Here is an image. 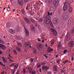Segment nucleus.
I'll return each instance as SVG.
<instances>
[{
    "label": "nucleus",
    "instance_id": "nucleus-43",
    "mask_svg": "<svg viewBox=\"0 0 74 74\" xmlns=\"http://www.w3.org/2000/svg\"><path fill=\"white\" fill-rule=\"evenodd\" d=\"M14 53H15V54H16L17 53V52H16V51L15 50H14Z\"/></svg>",
    "mask_w": 74,
    "mask_h": 74
},
{
    "label": "nucleus",
    "instance_id": "nucleus-9",
    "mask_svg": "<svg viewBox=\"0 0 74 74\" xmlns=\"http://www.w3.org/2000/svg\"><path fill=\"white\" fill-rule=\"evenodd\" d=\"M58 0H54L53 1V3L55 7H58Z\"/></svg>",
    "mask_w": 74,
    "mask_h": 74
},
{
    "label": "nucleus",
    "instance_id": "nucleus-17",
    "mask_svg": "<svg viewBox=\"0 0 74 74\" xmlns=\"http://www.w3.org/2000/svg\"><path fill=\"white\" fill-rule=\"evenodd\" d=\"M18 4L19 5H23V0H18Z\"/></svg>",
    "mask_w": 74,
    "mask_h": 74
},
{
    "label": "nucleus",
    "instance_id": "nucleus-10",
    "mask_svg": "<svg viewBox=\"0 0 74 74\" xmlns=\"http://www.w3.org/2000/svg\"><path fill=\"white\" fill-rule=\"evenodd\" d=\"M74 44V42L73 41H70L68 44L69 47H72Z\"/></svg>",
    "mask_w": 74,
    "mask_h": 74
},
{
    "label": "nucleus",
    "instance_id": "nucleus-6",
    "mask_svg": "<svg viewBox=\"0 0 74 74\" xmlns=\"http://www.w3.org/2000/svg\"><path fill=\"white\" fill-rule=\"evenodd\" d=\"M66 4H67V3L66 2H65L64 4V5L63 8V9L64 11H66L67 10V8H68L67 5H66Z\"/></svg>",
    "mask_w": 74,
    "mask_h": 74
},
{
    "label": "nucleus",
    "instance_id": "nucleus-20",
    "mask_svg": "<svg viewBox=\"0 0 74 74\" xmlns=\"http://www.w3.org/2000/svg\"><path fill=\"white\" fill-rule=\"evenodd\" d=\"M9 31L10 33L12 34H13V33H15V30L14 29L13 30L12 29H10Z\"/></svg>",
    "mask_w": 74,
    "mask_h": 74
},
{
    "label": "nucleus",
    "instance_id": "nucleus-51",
    "mask_svg": "<svg viewBox=\"0 0 74 74\" xmlns=\"http://www.w3.org/2000/svg\"><path fill=\"white\" fill-rule=\"evenodd\" d=\"M67 50H64V53H66V52H67Z\"/></svg>",
    "mask_w": 74,
    "mask_h": 74
},
{
    "label": "nucleus",
    "instance_id": "nucleus-12",
    "mask_svg": "<svg viewBox=\"0 0 74 74\" xmlns=\"http://www.w3.org/2000/svg\"><path fill=\"white\" fill-rule=\"evenodd\" d=\"M0 48L5 50L6 49V47L3 44H0Z\"/></svg>",
    "mask_w": 74,
    "mask_h": 74
},
{
    "label": "nucleus",
    "instance_id": "nucleus-35",
    "mask_svg": "<svg viewBox=\"0 0 74 74\" xmlns=\"http://www.w3.org/2000/svg\"><path fill=\"white\" fill-rule=\"evenodd\" d=\"M18 45L19 47H22V44L21 43H18Z\"/></svg>",
    "mask_w": 74,
    "mask_h": 74
},
{
    "label": "nucleus",
    "instance_id": "nucleus-56",
    "mask_svg": "<svg viewBox=\"0 0 74 74\" xmlns=\"http://www.w3.org/2000/svg\"><path fill=\"white\" fill-rule=\"evenodd\" d=\"M54 68H55L54 69H57V66L56 65H54Z\"/></svg>",
    "mask_w": 74,
    "mask_h": 74
},
{
    "label": "nucleus",
    "instance_id": "nucleus-1",
    "mask_svg": "<svg viewBox=\"0 0 74 74\" xmlns=\"http://www.w3.org/2000/svg\"><path fill=\"white\" fill-rule=\"evenodd\" d=\"M48 14L46 15L45 17V22L46 24H50L51 26H53L52 23L51 21V18L50 17V13L48 12H47Z\"/></svg>",
    "mask_w": 74,
    "mask_h": 74
},
{
    "label": "nucleus",
    "instance_id": "nucleus-50",
    "mask_svg": "<svg viewBox=\"0 0 74 74\" xmlns=\"http://www.w3.org/2000/svg\"><path fill=\"white\" fill-rule=\"evenodd\" d=\"M17 12L18 13H20V12H21V10H17Z\"/></svg>",
    "mask_w": 74,
    "mask_h": 74
},
{
    "label": "nucleus",
    "instance_id": "nucleus-26",
    "mask_svg": "<svg viewBox=\"0 0 74 74\" xmlns=\"http://www.w3.org/2000/svg\"><path fill=\"white\" fill-rule=\"evenodd\" d=\"M62 10L61 9H59L58 10V14H62Z\"/></svg>",
    "mask_w": 74,
    "mask_h": 74
},
{
    "label": "nucleus",
    "instance_id": "nucleus-3",
    "mask_svg": "<svg viewBox=\"0 0 74 74\" xmlns=\"http://www.w3.org/2000/svg\"><path fill=\"white\" fill-rule=\"evenodd\" d=\"M37 48L39 51H41L44 47L42 46V44H39L37 45Z\"/></svg>",
    "mask_w": 74,
    "mask_h": 74
},
{
    "label": "nucleus",
    "instance_id": "nucleus-48",
    "mask_svg": "<svg viewBox=\"0 0 74 74\" xmlns=\"http://www.w3.org/2000/svg\"><path fill=\"white\" fill-rule=\"evenodd\" d=\"M53 40H51V44L52 45L53 44Z\"/></svg>",
    "mask_w": 74,
    "mask_h": 74
},
{
    "label": "nucleus",
    "instance_id": "nucleus-25",
    "mask_svg": "<svg viewBox=\"0 0 74 74\" xmlns=\"http://www.w3.org/2000/svg\"><path fill=\"white\" fill-rule=\"evenodd\" d=\"M2 58L3 60L5 63H7V60H6V59L4 58V57H2Z\"/></svg>",
    "mask_w": 74,
    "mask_h": 74
},
{
    "label": "nucleus",
    "instance_id": "nucleus-13",
    "mask_svg": "<svg viewBox=\"0 0 74 74\" xmlns=\"http://www.w3.org/2000/svg\"><path fill=\"white\" fill-rule=\"evenodd\" d=\"M69 7L68 11L69 12L71 13V12H72L73 11V8L71 7V6L70 5V4H69Z\"/></svg>",
    "mask_w": 74,
    "mask_h": 74
},
{
    "label": "nucleus",
    "instance_id": "nucleus-63",
    "mask_svg": "<svg viewBox=\"0 0 74 74\" xmlns=\"http://www.w3.org/2000/svg\"><path fill=\"white\" fill-rule=\"evenodd\" d=\"M11 50H10V49H8V51H7V52H9Z\"/></svg>",
    "mask_w": 74,
    "mask_h": 74
},
{
    "label": "nucleus",
    "instance_id": "nucleus-27",
    "mask_svg": "<svg viewBox=\"0 0 74 74\" xmlns=\"http://www.w3.org/2000/svg\"><path fill=\"white\" fill-rule=\"evenodd\" d=\"M18 66L19 65H18V64H16V65H14V70L15 69H17L18 68Z\"/></svg>",
    "mask_w": 74,
    "mask_h": 74
},
{
    "label": "nucleus",
    "instance_id": "nucleus-8",
    "mask_svg": "<svg viewBox=\"0 0 74 74\" xmlns=\"http://www.w3.org/2000/svg\"><path fill=\"white\" fill-rule=\"evenodd\" d=\"M65 38L67 41L70 40V33H67V35L65 36Z\"/></svg>",
    "mask_w": 74,
    "mask_h": 74
},
{
    "label": "nucleus",
    "instance_id": "nucleus-49",
    "mask_svg": "<svg viewBox=\"0 0 74 74\" xmlns=\"http://www.w3.org/2000/svg\"><path fill=\"white\" fill-rule=\"evenodd\" d=\"M34 27H32V28H31V29L32 30H34Z\"/></svg>",
    "mask_w": 74,
    "mask_h": 74
},
{
    "label": "nucleus",
    "instance_id": "nucleus-14",
    "mask_svg": "<svg viewBox=\"0 0 74 74\" xmlns=\"http://www.w3.org/2000/svg\"><path fill=\"white\" fill-rule=\"evenodd\" d=\"M24 20L27 24H30V20H29L27 18H24Z\"/></svg>",
    "mask_w": 74,
    "mask_h": 74
},
{
    "label": "nucleus",
    "instance_id": "nucleus-37",
    "mask_svg": "<svg viewBox=\"0 0 74 74\" xmlns=\"http://www.w3.org/2000/svg\"><path fill=\"white\" fill-rule=\"evenodd\" d=\"M21 12H22L23 14H25V10L23 9H22L21 10Z\"/></svg>",
    "mask_w": 74,
    "mask_h": 74
},
{
    "label": "nucleus",
    "instance_id": "nucleus-38",
    "mask_svg": "<svg viewBox=\"0 0 74 74\" xmlns=\"http://www.w3.org/2000/svg\"><path fill=\"white\" fill-rule=\"evenodd\" d=\"M0 43H1V44H4V41L2 40H0Z\"/></svg>",
    "mask_w": 74,
    "mask_h": 74
},
{
    "label": "nucleus",
    "instance_id": "nucleus-28",
    "mask_svg": "<svg viewBox=\"0 0 74 74\" xmlns=\"http://www.w3.org/2000/svg\"><path fill=\"white\" fill-rule=\"evenodd\" d=\"M61 43L60 42H59V44H58V49H60V48L61 47Z\"/></svg>",
    "mask_w": 74,
    "mask_h": 74
},
{
    "label": "nucleus",
    "instance_id": "nucleus-52",
    "mask_svg": "<svg viewBox=\"0 0 74 74\" xmlns=\"http://www.w3.org/2000/svg\"><path fill=\"white\" fill-rule=\"evenodd\" d=\"M37 67L38 68H39L40 67V64H39V65H37Z\"/></svg>",
    "mask_w": 74,
    "mask_h": 74
},
{
    "label": "nucleus",
    "instance_id": "nucleus-4",
    "mask_svg": "<svg viewBox=\"0 0 74 74\" xmlns=\"http://www.w3.org/2000/svg\"><path fill=\"white\" fill-rule=\"evenodd\" d=\"M24 46L26 48H31V46H30V43L29 42H27L26 43H25L24 44Z\"/></svg>",
    "mask_w": 74,
    "mask_h": 74
},
{
    "label": "nucleus",
    "instance_id": "nucleus-33",
    "mask_svg": "<svg viewBox=\"0 0 74 74\" xmlns=\"http://www.w3.org/2000/svg\"><path fill=\"white\" fill-rule=\"evenodd\" d=\"M51 49V47H48L47 49L48 52H49V51H50Z\"/></svg>",
    "mask_w": 74,
    "mask_h": 74
},
{
    "label": "nucleus",
    "instance_id": "nucleus-34",
    "mask_svg": "<svg viewBox=\"0 0 74 74\" xmlns=\"http://www.w3.org/2000/svg\"><path fill=\"white\" fill-rule=\"evenodd\" d=\"M7 11H11V9H10V5H8V8L7 9Z\"/></svg>",
    "mask_w": 74,
    "mask_h": 74
},
{
    "label": "nucleus",
    "instance_id": "nucleus-15",
    "mask_svg": "<svg viewBox=\"0 0 74 74\" xmlns=\"http://www.w3.org/2000/svg\"><path fill=\"white\" fill-rule=\"evenodd\" d=\"M73 19L71 18H70L69 19L68 21V24L70 25H72L73 23Z\"/></svg>",
    "mask_w": 74,
    "mask_h": 74
},
{
    "label": "nucleus",
    "instance_id": "nucleus-54",
    "mask_svg": "<svg viewBox=\"0 0 74 74\" xmlns=\"http://www.w3.org/2000/svg\"><path fill=\"white\" fill-rule=\"evenodd\" d=\"M30 61L31 62H33V61H34V60H33V58H31L30 60Z\"/></svg>",
    "mask_w": 74,
    "mask_h": 74
},
{
    "label": "nucleus",
    "instance_id": "nucleus-11",
    "mask_svg": "<svg viewBox=\"0 0 74 74\" xmlns=\"http://www.w3.org/2000/svg\"><path fill=\"white\" fill-rule=\"evenodd\" d=\"M24 30H25V34L28 37H29V31L27 30V29L25 28H24Z\"/></svg>",
    "mask_w": 74,
    "mask_h": 74
},
{
    "label": "nucleus",
    "instance_id": "nucleus-23",
    "mask_svg": "<svg viewBox=\"0 0 74 74\" xmlns=\"http://www.w3.org/2000/svg\"><path fill=\"white\" fill-rule=\"evenodd\" d=\"M16 49H17V51H18V52H21V49L19 47H16Z\"/></svg>",
    "mask_w": 74,
    "mask_h": 74
},
{
    "label": "nucleus",
    "instance_id": "nucleus-61",
    "mask_svg": "<svg viewBox=\"0 0 74 74\" xmlns=\"http://www.w3.org/2000/svg\"><path fill=\"white\" fill-rule=\"evenodd\" d=\"M26 9H27V10H28V9H29V6L27 5Z\"/></svg>",
    "mask_w": 74,
    "mask_h": 74
},
{
    "label": "nucleus",
    "instance_id": "nucleus-47",
    "mask_svg": "<svg viewBox=\"0 0 74 74\" xmlns=\"http://www.w3.org/2000/svg\"><path fill=\"white\" fill-rule=\"evenodd\" d=\"M71 60H74V56H73Z\"/></svg>",
    "mask_w": 74,
    "mask_h": 74
},
{
    "label": "nucleus",
    "instance_id": "nucleus-16",
    "mask_svg": "<svg viewBox=\"0 0 74 74\" xmlns=\"http://www.w3.org/2000/svg\"><path fill=\"white\" fill-rule=\"evenodd\" d=\"M52 32H53V34L55 35V36H56V35H57V32H56V30L55 29H54L53 28H51V29Z\"/></svg>",
    "mask_w": 74,
    "mask_h": 74
},
{
    "label": "nucleus",
    "instance_id": "nucleus-41",
    "mask_svg": "<svg viewBox=\"0 0 74 74\" xmlns=\"http://www.w3.org/2000/svg\"><path fill=\"white\" fill-rule=\"evenodd\" d=\"M66 62H69V61H68V60H65V62H63V63L64 64H66Z\"/></svg>",
    "mask_w": 74,
    "mask_h": 74
},
{
    "label": "nucleus",
    "instance_id": "nucleus-53",
    "mask_svg": "<svg viewBox=\"0 0 74 74\" xmlns=\"http://www.w3.org/2000/svg\"><path fill=\"white\" fill-rule=\"evenodd\" d=\"M62 27L64 28V27H65V25H64V24H62Z\"/></svg>",
    "mask_w": 74,
    "mask_h": 74
},
{
    "label": "nucleus",
    "instance_id": "nucleus-24",
    "mask_svg": "<svg viewBox=\"0 0 74 74\" xmlns=\"http://www.w3.org/2000/svg\"><path fill=\"white\" fill-rule=\"evenodd\" d=\"M29 20H30L31 22H32L33 23H34V22H35V20L32 18H29Z\"/></svg>",
    "mask_w": 74,
    "mask_h": 74
},
{
    "label": "nucleus",
    "instance_id": "nucleus-32",
    "mask_svg": "<svg viewBox=\"0 0 74 74\" xmlns=\"http://www.w3.org/2000/svg\"><path fill=\"white\" fill-rule=\"evenodd\" d=\"M29 14L30 15H34V12L33 11H31L29 12Z\"/></svg>",
    "mask_w": 74,
    "mask_h": 74
},
{
    "label": "nucleus",
    "instance_id": "nucleus-39",
    "mask_svg": "<svg viewBox=\"0 0 74 74\" xmlns=\"http://www.w3.org/2000/svg\"><path fill=\"white\" fill-rule=\"evenodd\" d=\"M12 74H14L15 73V70H12Z\"/></svg>",
    "mask_w": 74,
    "mask_h": 74
},
{
    "label": "nucleus",
    "instance_id": "nucleus-62",
    "mask_svg": "<svg viewBox=\"0 0 74 74\" xmlns=\"http://www.w3.org/2000/svg\"><path fill=\"white\" fill-rule=\"evenodd\" d=\"M48 74H52V73H51V71H50L48 72Z\"/></svg>",
    "mask_w": 74,
    "mask_h": 74
},
{
    "label": "nucleus",
    "instance_id": "nucleus-55",
    "mask_svg": "<svg viewBox=\"0 0 74 74\" xmlns=\"http://www.w3.org/2000/svg\"><path fill=\"white\" fill-rule=\"evenodd\" d=\"M26 71V69H25V68H24L23 69V72H24V73H25V72Z\"/></svg>",
    "mask_w": 74,
    "mask_h": 74
},
{
    "label": "nucleus",
    "instance_id": "nucleus-18",
    "mask_svg": "<svg viewBox=\"0 0 74 74\" xmlns=\"http://www.w3.org/2000/svg\"><path fill=\"white\" fill-rule=\"evenodd\" d=\"M27 69L29 71V73H32V70H33L32 68L29 66L28 67Z\"/></svg>",
    "mask_w": 74,
    "mask_h": 74
},
{
    "label": "nucleus",
    "instance_id": "nucleus-58",
    "mask_svg": "<svg viewBox=\"0 0 74 74\" xmlns=\"http://www.w3.org/2000/svg\"><path fill=\"white\" fill-rule=\"evenodd\" d=\"M44 56L46 58H48V56L47 55H46V54H44Z\"/></svg>",
    "mask_w": 74,
    "mask_h": 74
},
{
    "label": "nucleus",
    "instance_id": "nucleus-2",
    "mask_svg": "<svg viewBox=\"0 0 74 74\" xmlns=\"http://www.w3.org/2000/svg\"><path fill=\"white\" fill-rule=\"evenodd\" d=\"M42 70H43L45 73H46L47 71V70L49 69V67L48 66H42Z\"/></svg>",
    "mask_w": 74,
    "mask_h": 74
},
{
    "label": "nucleus",
    "instance_id": "nucleus-22",
    "mask_svg": "<svg viewBox=\"0 0 74 74\" xmlns=\"http://www.w3.org/2000/svg\"><path fill=\"white\" fill-rule=\"evenodd\" d=\"M42 21H43V19L41 18L39 19L38 20V22L39 23H42Z\"/></svg>",
    "mask_w": 74,
    "mask_h": 74
},
{
    "label": "nucleus",
    "instance_id": "nucleus-42",
    "mask_svg": "<svg viewBox=\"0 0 74 74\" xmlns=\"http://www.w3.org/2000/svg\"><path fill=\"white\" fill-rule=\"evenodd\" d=\"M53 70L54 71H56V72H57V71H58V70H57L56 68H54Z\"/></svg>",
    "mask_w": 74,
    "mask_h": 74
},
{
    "label": "nucleus",
    "instance_id": "nucleus-57",
    "mask_svg": "<svg viewBox=\"0 0 74 74\" xmlns=\"http://www.w3.org/2000/svg\"><path fill=\"white\" fill-rule=\"evenodd\" d=\"M44 56L46 58H48V56L47 55H46V54H44Z\"/></svg>",
    "mask_w": 74,
    "mask_h": 74
},
{
    "label": "nucleus",
    "instance_id": "nucleus-7",
    "mask_svg": "<svg viewBox=\"0 0 74 74\" xmlns=\"http://www.w3.org/2000/svg\"><path fill=\"white\" fill-rule=\"evenodd\" d=\"M59 22V21L57 18H55L53 19V23H54V24L56 25V24H57Z\"/></svg>",
    "mask_w": 74,
    "mask_h": 74
},
{
    "label": "nucleus",
    "instance_id": "nucleus-60",
    "mask_svg": "<svg viewBox=\"0 0 74 74\" xmlns=\"http://www.w3.org/2000/svg\"><path fill=\"white\" fill-rule=\"evenodd\" d=\"M19 71H18L17 72L16 74H19Z\"/></svg>",
    "mask_w": 74,
    "mask_h": 74
},
{
    "label": "nucleus",
    "instance_id": "nucleus-46",
    "mask_svg": "<svg viewBox=\"0 0 74 74\" xmlns=\"http://www.w3.org/2000/svg\"><path fill=\"white\" fill-rule=\"evenodd\" d=\"M72 33H74V27H73L72 29Z\"/></svg>",
    "mask_w": 74,
    "mask_h": 74
},
{
    "label": "nucleus",
    "instance_id": "nucleus-5",
    "mask_svg": "<svg viewBox=\"0 0 74 74\" xmlns=\"http://www.w3.org/2000/svg\"><path fill=\"white\" fill-rule=\"evenodd\" d=\"M62 18L66 20L69 18V16L66 13H64L62 15Z\"/></svg>",
    "mask_w": 74,
    "mask_h": 74
},
{
    "label": "nucleus",
    "instance_id": "nucleus-19",
    "mask_svg": "<svg viewBox=\"0 0 74 74\" xmlns=\"http://www.w3.org/2000/svg\"><path fill=\"white\" fill-rule=\"evenodd\" d=\"M49 8L51 11H55V9L53 6V5H51V6H50Z\"/></svg>",
    "mask_w": 74,
    "mask_h": 74
},
{
    "label": "nucleus",
    "instance_id": "nucleus-64",
    "mask_svg": "<svg viewBox=\"0 0 74 74\" xmlns=\"http://www.w3.org/2000/svg\"><path fill=\"white\" fill-rule=\"evenodd\" d=\"M25 2H27L28 1H29V0H24Z\"/></svg>",
    "mask_w": 74,
    "mask_h": 74
},
{
    "label": "nucleus",
    "instance_id": "nucleus-31",
    "mask_svg": "<svg viewBox=\"0 0 74 74\" xmlns=\"http://www.w3.org/2000/svg\"><path fill=\"white\" fill-rule=\"evenodd\" d=\"M31 74H36V71L34 70H32L31 71Z\"/></svg>",
    "mask_w": 74,
    "mask_h": 74
},
{
    "label": "nucleus",
    "instance_id": "nucleus-44",
    "mask_svg": "<svg viewBox=\"0 0 74 74\" xmlns=\"http://www.w3.org/2000/svg\"><path fill=\"white\" fill-rule=\"evenodd\" d=\"M41 64L42 65H45V63L43 62L41 63Z\"/></svg>",
    "mask_w": 74,
    "mask_h": 74
},
{
    "label": "nucleus",
    "instance_id": "nucleus-29",
    "mask_svg": "<svg viewBox=\"0 0 74 74\" xmlns=\"http://www.w3.org/2000/svg\"><path fill=\"white\" fill-rule=\"evenodd\" d=\"M48 1V4H51L52 3V0H47Z\"/></svg>",
    "mask_w": 74,
    "mask_h": 74
},
{
    "label": "nucleus",
    "instance_id": "nucleus-45",
    "mask_svg": "<svg viewBox=\"0 0 74 74\" xmlns=\"http://www.w3.org/2000/svg\"><path fill=\"white\" fill-rule=\"evenodd\" d=\"M60 60H58L57 61V63H60Z\"/></svg>",
    "mask_w": 74,
    "mask_h": 74
},
{
    "label": "nucleus",
    "instance_id": "nucleus-21",
    "mask_svg": "<svg viewBox=\"0 0 74 74\" xmlns=\"http://www.w3.org/2000/svg\"><path fill=\"white\" fill-rule=\"evenodd\" d=\"M6 26L7 27H11V23H7L6 24Z\"/></svg>",
    "mask_w": 74,
    "mask_h": 74
},
{
    "label": "nucleus",
    "instance_id": "nucleus-40",
    "mask_svg": "<svg viewBox=\"0 0 74 74\" xmlns=\"http://www.w3.org/2000/svg\"><path fill=\"white\" fill-rule=\"evenodd\" d=\"M14 64H15L13 63L12 64L10 65V67H12V66H14Z\"/></svg>",
    "mask_w": 74,
    "mask_h": 74
},
{
    "label": "nucleus",
    "instance_id": "nucleus-36",
    "mask_svg": "<svg viewBox=\"0 0 74 74\" xmlns=\"http://www.w3.org/2000/svg\"><path fill=\"white\" fill-rule=\"evenodd\" d=\"M0 64L1 65V66H4V67H5V65H4V64L1 63V62H0Z\"/></svg>",
    "mask_w": 74,
    "mask_h": 74
},
{
    "label": "nucleus",
    "instance_id": "nucleus-59",
    "mask_svg": "<svg viewBox=\"0 0 74 74\" xmlns=\"http://www.w3.org/2000/svg\"><path fill=\"white\" fill-rule=\"evenodd\" d=\"M69 1L70 3H73V0H70Z\"/></svg>",
    "mask_w": 74,
    "mask_h": 74
},
{
    "label": "nucleus",
    "instance_id": "nucleus-30",
    "mask_svg": "<svg viewBox=\"0 0 74 74\" xmlns=\"http://www.w3.org/2000/svg\"><path fill=\"white\" fill-rule=\"evenodd\" d=\"M33 53L35 54H36V51H37L36 49L34 48H33Z\"/></svg>",
    "mask_w": 74,
    "mask_h": 74
}]
</instances>
